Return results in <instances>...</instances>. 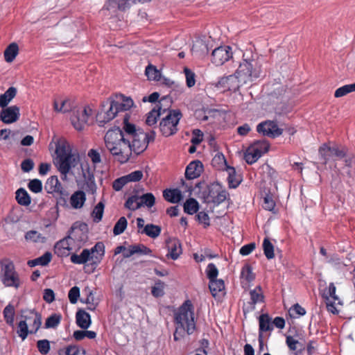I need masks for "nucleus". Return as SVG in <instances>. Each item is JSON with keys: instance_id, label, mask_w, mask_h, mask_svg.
I'll list each match as a JSON object with an SVG mask.
<instances>
[{"instance_id": "nucleus-1", "label": "nucleus", "mask_w": 355, "mask_h": 355, "mask_svg": "<svg viewBox=\"0 0 355 355\" xmlns=\"http://www.w3.org/2000/svg\"><path fill=\"white\" fill-rule=\"evenodd\" d=\"M49 150L53 163L61 174L66 175L79 162V155L72 153L69 142L62 137H54L49 144Z\"/></svg>"}, {"instance_id": "nucleus-2", "label": "nucleus", "mask_w": 355, "mask_h": 355, "mask_svg": "<svg viewBox=\"0 0 355 355\" xmlns=\"http://www.w3.org/2000/svg\"><path fill=\"white\" fill-rule=\"evenodd\" d=\"M123 137V130L119 127L109 129L104 141L107 149L121 164H125L130 158V148L128 138Z\"/></svg>"}, {"instance_id": "nucleus-3", "label": "nucleus", "mask_w": 355, "mask_h": 355, "mask_svg": "<svg viewBox=\"0 0 355 355\" xmlns=\"http://www.w3.org/2000/svg\"><path fill=\"white\" fill-rule=\"evenodd\" d=\"M175 330L173 338L180 340L185 335H191L196 329L194 310L191 301H185L175 313Z\"/></svg>"}, {"instance_id": "nucleus-4", "label": "nucleus", "mask_w": 355, "mask_h": 355, "mask_svg": "<svg viewBox=\"0 0 355 355\" xmlns=\"http://www.w3.org/2000/svg\"><path fill=\"white\" fill-rule=\"evenodd\" d=\"M236 72L241 78V81L245 85L251 84L259 78L261 70L257 60L252 58H245V54H243V61L240 63Z\"/></svg>"}, {"instance_id": "nucleus-5", "label": "nucleus", "mask_w": 355, "mask_h": 355, "mask_svg": "<svg viewBox=\"0 0 355 355\" xmlns=\"http://www.w3.org/2000/svg\"><path fill=\"white\" fill-rule=\"evenodd\" d=\"M105 254V245L103 242H97L91 249H84L80 254H72L71 261L75 264H83L92 261L98 265Z\"/></svg>"}, {"instance_id": "nucleus-6", "label": "nucleus", "mask_w": 355, "mask_h": 355, "mask_svg": "<svg viewBox=\"0 0 355 355\" xmlns=\"http://www.w3.org/2000/svg\"><path fill=\"white\" fill-rule=\"evenodd\" d=\"M202 198L206 203L218 206L230 199V194L221 184L215 182L208 185L207 189L202 192Z\"/></svg>"}, {"instance_id": "nucleus-7", "label": "nucleus", "mask_w": 355, "mask_h": 355, "mask_svg": "<svg viewBox=\"0 0 355 355\" xmlns=\"http://www.w3.org/2000/svg\"><path fill=\"white\" fill-rule=\"evenodd\" d=\"M156 133L154 130L144 132L139 130V132L132 136L129 140L130 155L134 152L136 155L142 153L148 148L150 142H153L155 139Z\"/></svg>"}, {"instance_id": "nucleus-8", "label": "nucleus", "mask_w": 355, "mask_h": 355, "mask_svg": "<svg viewBox=\"0 0 355 355\" xmlns=\"http://www.w3.org/2000/svg\"><path fill=\"white\" fill-rule=\"evenodd\" d=\"M182 116L179 110H170L159 122V130L162 135L166 137L175 135L178 130V125Z\"/></svg>"}, {"instance_id": "nucleus-9", "label": "nucleus", "mask_w": 355, "mask_h": 355, "mask_svg": "<svg viewBox=\"0 0 355 355\" xmlns=\"http://www.w3.org/2000/svg\"><path fill=\"white\" fill-rule=\"evenodd\" d=\"M41 325V318L37 314L33 316L27 317L24 320L18 323L17 333L24 340L27 337L28 333H35Z\"/></svg>"}, {"instance_id": "nucleus-10", "label": "nucleus", "mask_w": 355, "mask_h": 355, "mask_svg": "<svg viewBox=\"0 0 355 355\" xmlns=\"http://www.w3.org/2000/svg\"><path fill=\"white\" fill-rule=\"evenodd\" d=\"M92 114V110L89 107H76L73 108L70 120L74 128L78 131L84 129L89 116Z\"/></svg>"}, {"instance_id": "nucleus-11", "label": "nucleus", "mask_w": 355, "mask_h": 355, "mask_svg": "<svg viewBox=\"0 0 355 355\" xmlns=\"http://www.w3.org/2000/svg\"><path fill=\"white\" fill-rule=\"evenodd\" d=\"M102 110L96 115V121L100 126H103L105 123L112 120L117 114L115 109V104H113L111 98L102 103Z\"/></svg>"}, {"instance_id": "nucleus-12", "label": "nucleus", "mask_w": 355, "mask_h": 355, "mask_svg": "<svg viewBox=\"0 0 355 355\" xmlns=\"http://www.w3.org/2000/svg\"><path fill=\"white\" fill-rule=\"evenodd\" d=\"M243 85H245L244 83L241 81L236 71L234 74L221 78L216 84L218 88L233 92L239 91Z\"/></svg>"}, {"instance_id": "nucleus-13", "label": "nucleus", "mask_w": 355, "mask_h": 355, "mask_svg": "<svg viewBox=\"0 0 355 355\" xmlns=\"http://www.w3.org/2000/svg\"><path fill=\"white\" fill-rule=\"evenodd\" d=\"M257 131L263 136L276 138L283 132V129L278 127L276 121L267 120L257 125Z\"/></svg>"}, {"instance_id": "nucleus-14", "label": "nucleus", "mask_w": 355, "mask_h": 355, "mask_svg": "<svg viewBox=\"0 0 355 355\" xmlns=\"http://www.w3.org/2000/svg\"><path fill=\"white\" fill-rule=\"evenodd\" d=\"M232 57V48L222 46L216 48L211 53V62L216 66H221Z\"/></svg>"}, {"instance_id": "nucleus-15", "label": "nucleus", "mask_w": 355, "mask_h": 355, "mask_svg": "<svg viewBox=\"0 0 355 355\" xmlns=\"http://www.w3.org/2000/svg\"><path fill=\"white\" fill-rule=\"evenodd\" d=\"M2 282L6 286L18 287L19 281L15 271L14 266L10 263L4 266L2 269Z\"/></svg>"}, {"instance_id": "nucleus-16", "label": "nucleus", "mask_w": 355, "mask_h": 355, "mask_svg": "<svg viewBox=\"0 0 355 355\" xmlns=\"http://www.w3.org/2000/svg\"><path fill=\"white\" fill-rule=\"evenodd\" d=\"M250 302L243 307L244 314L250 313L255 309V305L257 303L263 302L264 295L262 293V288L257 286L254 289L250 291Z\"/></svg>"}, {"instance_id": "nucleus-17", "label": "nucleus", "mask_w": 355, "mask_h": 355, "mask_svg": "<svg viewBox=\"0 0 355 355\" xmlns=\"http://www.w3.org/2000/svg\"><path fill=\"white\" fill-rule=\"evenodd\" d=\"M20 116L19 107L17 105L3 108L0 113V119L4 123H12L17 121Z\"/></svg>"}, {"instance_id": "nucleus-18", "label": "nucleus", "mask_w": 355, "mask_h": 355, "mask_svg": "<svg viewBox=\"0 0 355 355\" xmlns=\"http://www.w3.org/2000/svg\"><path fill=\"white\" fill-rule=\"evenodd\" d=\"M270 144H263L262 149H258L251 146L249 148L244 154V159L248 164L255 163L262 155L267 153L269 150Z\"/></svg>"}, {"instance_id": "nucleus-19", "label": "nucleus", "mask_w": 355, "mask_h": 355, "mask_svg": "<svg viewBox=\"0 0 355 355\" xmlns=\"http://www.w3.org/2000/svg\"><path fill=\"white\" fill-rule=\"evenodd\" d=\"M166 246L168 249L167 257L173 260H176L182 253V245L179 239L168 238L166 241Z\"/></svg>"}, {"instance_id": "nucleus-20", "label": "nucleus", "mask_w": 355, "mask_h": 355, "mask_svg": "<svg viewBox=\"0 0 355 355\" xmlns=\"http://www.w3.org/2000/svg\"><path fill=\"white\" fill-rule=\"evenodd\" d=\"M113 104H115V109L117 112L127 111L134 105V102L130 97L125 96L123 94H119L115 95V98L112 99Z\"/></svg>"}, {"instance_id": "nucleus-21", "label": "nucleus", "mask_w": 355, "mask_h": 355, "mask_svg": "<svg viewBox=\"0 0 355 355\" xmlns=\"http://www.w3.org/2000/svg\"><path fill=\"white\" fill-rule=\"evenodd\" d=\"M203 171V164L199 160L191 162L186 168L185 178L188 180H193L198 178Z\"/></svg>"}, {"instance_id": "nucleus-22", "label": "nucleus", "mask_w": 355, "mask_h": 355, "mask_svg": "<svg viewBox=\"0 0 355 355\" xmlns=\"http://www.w3.org/2000/svg\"><path fill=\"white\" fill-rule=\"evenodd\" d=\"M73 240L71 237L68 236L63 240L60 241L55 245V252L59 256H68L72 247L71 246Z\"/></svg>"}, {"instance_id": "nucleus-23", "label": "nucleus", "mask_w": 355, "mask_h": 355, "mask_svg": "<svg viewBox=\"0 0 355 355\" xmlns=\"http://www.w3.org/2000/svg\"><path fill=\"white\" fill-rule=\"evenodd\" d=\"M166 99V97H164L161 99L160 101H158V103L155 105V107L152 109L148 114L147 117L146 119V123L149 125L152 126L155 124H156L157 121V119L161 114V110H162V103L161 102L164 100Z\"/></svg>"}, {"instance_id": "nucleus-24", "label": "nucleus", "mask_w": 355, "mask_h": 355, "mask_svg": "<svg viewBox=\"0 0 355 355\" xmlns=\"http://www.w3.org/2000/svg\"><path fill=\"white\" fill-rule=\"evenodd\" d=\"M77 325L83 329H88L92 323L90 315L83 309H79L76 313Z\"/></svg>"}, {"instance_id": "nucleus-25", "label": "nucleus", "mask_w": 355, "mask_h": 355, "mask_svg": "<svg viewBox=\"0 0 355 355\" xmlns=\"http://www.w3.org/2000/svg\"><path fill=\"white\" fill-rule=\"evenodd\" d=\"M336 287L333 282L329 284L328 288L323 291L322 297L327 301V306H333L336 301L339 300L338 296L336 294Z\"/></svg>"}, {"instance_id": "nucleus-26", "label": "nucleus", "mask_w": 355, "mask_h": 355, "mask_svg": "<svg viewBox=\"0 0 355 355\" xmlns=\"http://www.w3.org/2000/svg\"><path fill=\"white\" fill-rule=\"evenodd\" d=\"M130 116L128 114H125V115L123 117V135L124 137L128 138V140H130V138L132 136H135V135L137 134L139 132V129H136V127L134 124L130 123L128 122Z\"/></svg>"}, {"instance_id": "nucleus-27", "label": "nucleus", "mask_w": 355, "mask_h": 355, "mask_svg": "<svg viewBox=\"0 0 355 355\" xmlns=\"http://www.w3.org/2000/svg\"><path fill=\"white\" fill-rule=\"evenodd\" d=\"M163 196L166 201L171 203H178L182 198V193L178 189H165L163 191Z\"/></svg>"}, {"instance_id": "nucleus-28", "label": "nucleus", "mask_w": 355, "mask_h": 355, "mask_svg": "<svg viewBox=\"0 0 355 355\" xmlns=\"http://www.w3.org/2000/svg\"><path fill=\"white\" fill-rule=\"evenodd\" d=\"M259 335H263V332L267 331H272L273 326L271 324V318L267 313L261 314L259 318Z\"/></svg>"}, {"instance_id": "nucleus-29", "label": "nucleus", "mask_w": 355, "mask_h": 355, "mask_svg": "<svg viewBox=\"0 0 355 355\" xmlns=\"http://www.w3.org/2000/svg\"><path fill=\"white\" fill-rule=\"evenodd\" d=\"M17 89L14 87H9L5 93L0 95V107L4 108L15 97Z\"/></svg>"}, {"instance_id": "nucleus-30", "label": "nucleus", "mask_w": 355, "mask_h": 355, "mask_svg": "<svg viewBox=\"0 0 355 355\" xmlns=\"http://www.w3.org/2000/svg\"><path fill=\"white\" fill-rule=\"evenodd\" d=\"M19 46L17 43L10 44L4 51V59L7 62H12L18 55Z\"/></svg>"}, {"instance_id": "nucleus-31", "label": "nucleus", "mask_w": 355, "mask_h": 355, "mask_svg": "<svg viewBox=\"0 0 355 355\" xmlns=\"http://www.w3.org/2000/svg\"><path fill=\"white\" fill-rule=\"evenodd\" d=\"M61 184L56 176H51L46 181V190L48 193H61Z\"/></svg>"}, {"instance_id": "nucleus-32", "label": "nucleus", "mask_w": 355, "mask_h": 355, "mask_svg": "<svg viewBox=\"0 0 355 355\" xmlns=\"http://www.w3.org/2000/svg\"><path fill=\"white\" fill-rule=\"evenodd\" d=\"M209 288L213 297H216L218 293L224 291L225 284L223 279L216 278L209 280Z\"/></svg>"}, {"instance_id": "nucleus-33", "label": "nucleus", "mask_w": 355, "mask_h": 355, "mask_svg": "<svg viewBox=\"0 0 355 355\" xmlns=\"http://www.w3.org/2000/svg\"><path fill=\"white\" fill-rule=\"evenodd\" d=\"M86 200L85 194L82 191H76L71 197V205L75 209L81 208Z\"/></svg>"}, {"instance_id": "nucleus-34", "label": "nucleus", "mask_w": 355, "mask_h": 355, "mask_svg": "<svg viewBox=\"0 0 355 355\" xmlns=\"http://www.w3.org/2000/svg\"><path fill=\"white\" fill-rule=\"evenodd\" d=\"M15 198L18 204L20 205L28 206L31 202L29 194L24 188H20L17 190Z\"/></svg>"}, {"instance_id": "nucleus-35", "label": "nucleus", "mask_w": 355, "mask_h": 355, "mask_svg": "<svg viewBox=\"0 0 355 355\" xmlns=\"http://www.w3.org/2000/svg\"><path fill=\"white\" fill-rule=\"evenodd\" d=\"M139 202L137 205V207H141L146 206L148 208L154 206L155 203V198L152 193H146L141 196H139Z\"/></svg>"}, {"instance_id": "nucleus-36", "label": "nucleus", "mask_w": 355, "mask_h": 355, "mask_svg": "<svg viewBox=\"0 0 355 355\" xmlns=\"http://www.w3.org/2000/svg\"><path fill=\"white\" fill-rule=\"evenodd\" d=\"M161 231L162 229L159 226L153 224H147L141 233L145 234L150 238L155 239L159 236Z\"/></svg>"}, {"instance_id": "nucleus-37", "label": "nucleus", "mask_w": 355, "mask_h": 355, "mask_svg": "<svg viewBox=\"0 0 355 355\" xmlns=\"http://www.w3.org/2000/svg\"><path fill=\"white\" fill-rule=\"evenodd\" d=\"M198 209L199 204L198 201L193 198L187 200L184 204V211L189 215L196 214Z\"/></svg>"}, {"instance_id": "nucleus-38", "label": "nucleus", "mask_w": 355, "mask_h": 355, "mask_svg": "<svg viewBox=\"0 0 355 355\" xmlns=\"http://www.w3.org/2000/svg\"><path fill=\"white\" fill-rule=\"evenodd\" d=\"M62 316L60 313H54L46 319V329H55L60 324Z\"/></svg>"}, {"instance_id": "nucleus-39", "label": "nucleus", "mask_w": 355, "mask_h": 355, "mask_svg": "<svg viewBox=\"0 0 355 355\" xmlns=\"http://www.w3.org/2000/svg\"><path fill=\"white\" fill-rule=\"evenodd\" d=\"M145 74L150 80H159L161 79V72L151 64L146 67Z\"/></svg>"}, {"instance_id": "nucleus-40", "label": "nucleus", "mask_w": 355, "mask_h": 355, "mask_svg": "<svg viewBox=\"0 0 355 355\" xmlns=\"http://www.w3.org/2000/svg\"><path fill=\"white\" fill-rule=\"evenodd\" d=\"M226 171L228 172V184L230 188H236L240 184V180L236 178V171L234 167L226 166Z\"/></svg>"}, {"instance_id": "nucleus-41", "label": "nucleus", "mask_w": 355, "mask_h": 355, "mask_svg": "<svg viewBox=\"0 0 355 355\" xmlns=\"http://www.w3.org/2000/svg\"><path fill=\"white\" fill-rule=\"evenodd\" d=\"M15 307L13 305L8 304L3 310V317L7 324L13 326L14 316H15Z\"/></svg>"}, {"instance_id": "nucleus-42", "label": "nucleus", "mask_w": 355, "mask_h": 355, "mask_svg": "<svg viewBox=\"0 0 355 355\" xmlns=\"http://www.w3.org/2000/svg\"><path fill=\"white\" fill-rule=\"evenodd\" d=\"M263 253L268 259H272L275 257L274 245L267 237L263 239Z\"/></svg>"}, {"instance_id": "nucleus-43", "label": "nucleus", "mask_w": 355, "mask_h": 355, "mask_svg": "<svg viewBox=\"0 0 355 355\" xmlns=\"http://www.w3.org/2000/svg\"><path fill=\"white\" fill-rule=\"evenodd\" d=\"M128 221L125 217L121 216L113 228V234L115 236L121 234L127 227Z\"/></svg>"}, {"instance_id": "nucleus-44", "label": "nucleus", "mask_w": 355, "mask_h": 355, "mask_svg": "<svg viewBox=\"0 0 355 355\" xmlns=\"http://www.w3.org/2000/svg\"><path fill=\"white\" fill-rule=\"evenodd\" d=\"M352 92H355V83L353 84L345 85L338 88L335 91L334 96L336 98H340Z\"/></svg>"}, {"instance_id": "nucleus-45", "label": "nucleus", "mask_w": 355, "mask_h": 355, "mask_svg": "<svg viewBox=\"0 0 355 355\" xmlns=\"http://www.w3.org/2000/svg\"><path fill=\"white\" fill-rule=\"evenodd\" d=\"M165 284L158 279L155 282V285L152 287L151 293L155 297H159L164 295Z\"/></svg>"}, {"instance_id": "nucleus-46", "label": "nucleus", "mask_w": 355, "mask_h": 355, "mask_svg": "<svg viewBox=\"0 0 355 355\" xmlns=\"http://www.w3.org/2000/svg\"><path fill=\"white\" fill-rule=\"evenodd\" d=\"M104 203L103 202H99L94 208V210L92 213V216L94 218V221L98 223L103 218V214L104 211Z\"/></svg>"}, {"instance_id": "nucleus-47", "label": "nucleus", "mask_w": 355, "mask_h": 355, "mask_svg": "<svg viewBox=\"0 0 355 355\" xmlns=\"http://www.w3.org/2000/svg\"><path fill=\"white\" fill-rule=\"evenodd\" d=\"M131 248L132 252L130 253L133 254L147 255L150 254L152 252L150 248L143 244L131 245Z\"/></svg>"}, {"instance_id": "nucleus-48", "label": "nucleus", "mask_w": 355, "mask_h": 355, "mask_svg": "<svg viewBox=\"0 0 355 355\" xmlns=\"http://www.w3.org/2000/svg\"><path fill=\"white\" fill-rule=\"evenodd\" d=\"M241 278L246 280L248 282H251L255 278V275L252 272V269L250 265H245L241 270Z\"/></svg>"}, {"instance_id": "nucleus-49", "label": "nucleus", "mask_w": 355, "mask_h": 355, "mask_svg": "<svg viewBox=\"0 0 355 355\" xmlns=\"http://www.w3.org/2000/svg\"><path fill=\"white\" fill-rule=\"evenodd\" d=\"M347 150L345 147L339 148L337 146H330V157L336 156L339 159H342L346 157Z\"/></svg>"}, {"instance_id": "nucleus-50", "label": "nucleus", "mask_w": 355, "mask_h": 355, "mask_svg": "<svg viewBox=\"0 0 355 355\" xmlns=\"http://www.w3.org/2000/svg\"><path fill=\"white\" fill-rule=\"evenodd\" d=\"M139 202V196L137 195H133L130 197H129L125 203V208L135 211L140 207H137V205Z\"/></svg>"}, {"instance_id": "nucleus-51", "label": "nucleus", "mask_w": 355, "mask_h": 355, "mask_svg": "<svg viewBox=\"0 0 355 355\" xmlns=\"http://www.w3.org/2000/svg\"><path fill=\"white\" fill-rule=\"evenodd\" d=\"M330 146L327 144H322L318 150L319 155L321 157V159L326 164L330 157Z\"/></svg>"}, {"instance_id": "nucleus-52", "label": "nucleus", "mask_w": 355, "mask_h": 355, "mask_svg": "<svg viewBox=\"0 0 355 355\" xmlns=\"http://www.w3.org/2000/svg\"><path fill=\"white\" fill-rule=\"evenodd\" d=\"M206 274L209 280L215 279L218 275V270L214 263H210L206 268Z\"/></svg>"}, {"instance_id": "nucleus-53", "label": "nucleus", "mask_w": 355, "mask_h": 355, "mask_svg": "<svg viewBox=\"0 0 355 355\" xmlns=\"http://www.w3.org/2000/svg\"><path fill=\"white\" fill-rule=\"evenodd\" d=\"M28 187L30 191L33 193H39L42 190V182L38 179L31 180L28 184Z\"/></svg>"}, {"instance_id": "nucleus-54", "label": "nucleus", "mask_w": 355, "mask_h": 355, "mask_svg": "<svg viewBox=\"0 0 355 355\" xmlns=\"http://www.w3.org/2000/svg\"><path fill=\"white\" fill-rule=\"evenodd\" d=\"M80 297V288L75 286L72 287L68 293V297L70 303L74 304L78 302V299Z\"/></svg>"}, {"instance_id": "nucleus-55", "label": "nucleus", "mask_w": 355, "mask_h": 355, "mask_svg": "<svg viewBox=\"0 0 355 355\" xmlns=\"http://www.w3.org/2000/svg\"><path fill=\"white\" fill-rule=\"evenodd\" d=\"M25 239L26 241L38 242L42 241L44 238L42 236L41 234H40L37 231L31 230L26 232L25 235Z\"/></svg>"}, {"instance_id": "nucleus-56", "label": "nucleus", "mask_w": 355, "mask_h": 355, "mask_svg": "<svg viewBox=\"0 0 355 355\" xmlns=\"http://www.w3.org/2000/svg\"><path fill=\"white\" fill-rule=\"evenodd\" d=\"M60 112L63 113L71 112V114L73 113V110L75 107L73 106L72 103L69 100L60 99Z\"/></svg>"}, {"instance_id": "nucleus-57", "label": "nucleus", "mask_w": 355, "mask_h": 355, "mask_svg": "<svg viewBox=\"0 0 355 355\" xmlns=\"http://www.w3.org/2000/svg\"><path fill=\"white\" fill-rule=\"evenodd\" d=\"M184 72L186 76V83L187 87H191L194 86L196 83L195 73L187 67L184 69Z\"/></svg>"}, {"instance_id": "nucleus-58", "label": "nucleus", "mask_w": 355, "mask_h": 355, "mask_svg": "<svg viewBox=\"0 0 355 355\" xmlns=\"http://www.w3.org/2000/svg\"><path fill=\"white\" fill-rule=\"evenodd\" d=\"M197 220L203 224L204 227L206 228L210 225V218L209 215L205 211H200L197 214Z\"/></svg>"}, {"instance_id": "nucleus-59", "label": "nucleus", "mask_w": 355, "mask_h": 355, "mask_svg": "<svg viewBox=\"0 0 355 355\" xmlns=\"http://www.w3.org/2000/svg\"><path fill=\"white\" fill-rule=\"evenodd\" d=\"M290 314L293 315V317L297 316H302L306 314V310L301 306L299 304H294L291 309H290Z\"/></svg>"}, {"instance_id": "nucleus-60", "label": "nucleus", "mask_w": 355, "mask_h": 355, "mask_svg": "<svg viewBox=\"0 0 355 355\" xmlns=\"http://www.w3.org/2000/svg\"><path fill=\"white\" fill-rule=\"evenodd\" d=\"M87 156L91 159V161L94 165L101 162V157L99 152L94 148L88 151Z\"/></svg>"}, {"instance_id": "nucleus-61", "label": "nucleus", "mask_w": 355, "mask_h": 355, "mask_svg": "<svg viewBox=\"0 0 355 355\" xmlns=\"http://www.w3.org/2000/svg\"><path fill=\"white\" fill-rule=\"evenodd\" d=\"M128 183L127 180V178L124 175L121 178H117L113 182L112 187L113 189L119 191L121 190V189L127 184Z\"/></svg>"}, {"instance_id": "nucleus-62", "label": "nucleus", "mask_w": 355, "mask_h": 355, "mask_svg": "<svg viewBox=\"0 0 355 355\" xmlns=\"http://www.w3.org/2000/svg\"><path fill=\"white\" fill-rule=\"evenodd\" d=\"M193 137L191 142L193 145H198L203 139V134L199 129H194L192 132Z\"/></svg>"}, {"instance_id": "nucleus-63", "label": "nucleus", "mask_w": 355, "mask_h": 355, "mask_svg": "<svg viewBox=\"0 0 355 355\" xmlns=\"http://www.w3.org/2000/svg\"><path fill=\"white\" fill-rule=\"evenodd\" d=\"M275 202L270 195H266L263 198V207L268 211H272L275 209Z\"/></svg>"}, {"instance_id": "nucleus-64", "label": "nucleus", "mask_w": 355, "mask_h": 355, "mask_svg": "<svg viewBox=\"0 0 355 355\" xmlns=\"http://www.w3.org/2000/svg\"><path fill=\"white\" fill-rule=\"evenodd\" d=\"M128 182H138L143 178V172L141 171H135L126 175Z\"/></svg>"}]
</instances>
